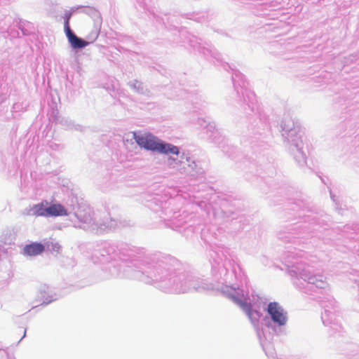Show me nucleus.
Returning <instances> with one entry per match:
<instances>
[{
	"mask_svg": "<svg viewBox=\"0 0 359 359\" xmlns=\"http://www.w3.org/2000/svg\"><path fill=\"white\" fill-rule=\"evenodd\" d=\"M281 135L285 147L300 168L306 165V155L304 151V142L301 126L289 115L284 116L280 123Z\"/></svg>",
	"mask_w": 359,
	"mask_h": 359,
	"instance_id": "1",
	"label": "nucleus"
},
{
	"mask_svg": "<svg viewBox=\"0 0 359 359\" xmlns=\"http://www.w3.org/2000/svg\"><path fill=\"white\" fill-rule=\"evenodd\" d=\"M289 274L292 277L297 278L294 284L306 294L313 295L318 291L321 292L327 287L324 276L308 262H297L289 270Z\"/></svg>",
	"mask_w": 359,
	"mask_h": 359,
	"instance_id": "2",
	"label": "nucleus"
},
{
	"mask_svg": "<svg viewBox=\"0 0 359 359\" xmlns=\"http://www.w3.org/2000/svg\"><path fill=\"white\" fill-rule=\"evenodd\" d=\"M137 144L141 147L151 151H158L163 154H179L180 151L177 147L170 144L163 143L151 134L142 135H134Z\"/></svg>",
	"mask_w": 359,
	"mask_h": 359,
	"instance_id": "3",
	"label": "nucleus"
},
{
	"mask_svg": "<svg viewBox=\"0 0 359 359\" xmlns=\"http://www.w3.org/2000/svg\"><path fill=\"white\" fill-rule=\"evenodd\" d=\"M287 311L278 302H271V330L277 336L285 334Z\"/></svg>",
	"mask_w": 359,
	"mask_h": 359,
	"instance_id": "4",
	"label": "nucleus"
},
{
	"mask_svg": "<svg viewBox=\"0 0 359 359\" xmlns=\"http://www.w3.org/2000/svg\"><path fill=\"white\" fill-rule=\"evenodd\" d=\"M321 306L324 308V313L321 315L323 323L326 325H332L335 320V314L330 309L334 310L337 302L331 296H327L320 300Z\"/></svg>",
	"mask_w": 359,
	"mask_h": 359,
	"instance_id": "5",
	"label": "nucleus"
},
{
	"mask_svg": "<svg viewBox=\"0 0 359 359\" xmlns=\"http://www.w3.org/2000/svg\"><path fill=\"white\" fill-rule=\"evenodd\" d=\"M69 18L70 15L66 17L65 21V30L69 42L74 48H81L86 46L88 43L79 38L72 32L69 23Z\"/></svg>",
	"mask_w": 359,
	"mask_h": 359,
	"instance_id": "6",
	"label": "nucleus"
},
{
	"mask_svg": "<svg viewBox=\"0 0 359 359\" xmlns=\"http://www.w3.org/2000/svg\"><path fill=\"white\" fill-rule=\"evenodd\" d=\"M231 299L238 304L249 316L251 320H258L261 316L259 311L252 310L251 306L247 302H244L235 296H231Z\"/></svg>",
	"mask_w": 359,
	"mask_h": 359,
	"instance_id": "7",
	"label": "nucleus"
},
{
	"mask_svg": "<svg viewBox=\"0 0 359 359\" xmlns=\"http://www.w3.org/2000/svg\"><path fill=\"white\" fill-rule=\"evenodd\" d=\"M44 246L39 243H32L24 248V253L29 256H36L44 251Z\"/></svg>",
	"mask_w": 359,
	"mask_h": 359,
	"instance_id": "8",
	"label": "nucleus"
},
{
	"mask_svg": "<svg viewBox=\"0 0 359 359\" xmlns=\"http://www.w3.org/2000/svg\"><path fill=\"white\" fill-rule=\"evenodd\" d=\"M343 233V236L348 239L359 240V224H354V226H344Z\"/></svg>",
	"mask_w": 359,
	"mask_h": 359,
	"instance_id": "9",
	"label": "nucleus"
},
{
	"mask_svg": "<svg viewBox=\"0 0 359 359\" xmlns=\"http://www.w3.org/2000/svg\"><path fill=\"white\" fill-rule=\"evenodd\" d=\"M67 211L60 204H53L48 208V216H66Z\"/></svg>",
	"mask_w": 359,
	"mask_h": 359,
	"instance_id": "10",
	"label": "nucleus"
},
{
	"mask_svg": "<svg viewBox=\"0 0 359 359\" xmlns=\"http://www.w3.org/2000/svg\"><path fill=\"white\" fill-rule=\"evenodd\" d=\"M34 209L35 215L48 216V208H44L42 204L36 205Z\"/></svg>",
	"mask_w": 359,
	"mask_h": 359,
	"instance_id": "11",
	"label": "nucleus"
},
{
	"mask_svg": "<svg viewBox=\"0 0 359 359\" xmlns=\"http://www.w3.org/2000/svg\"><path fill=\"white\" fill-rule=\"evenodd\" d=\"M346 248L353 251V252L358 254L359 255V243H347L346 245Z\"/></svg>",
	"mask_w": 359,
	"mask_h": 359,
	"instance_id": "12",
	"label": "nucleus"
},
{
	"mask_svg": "<svg viewBox=\"0 0 359 359\" xmlns=\"http://www.w3.org/2000/svg\"><path fill=\"white\" fill-rule=\"evenodd\" d=\"M273 22H271V24H270L271 31L278 27H279L278 24L281 22L280 20H278L276 19H273Z\"/></svg>",
	"mask_w": 359,
	"mask_h": 359,
	"instance_id": "13",
	"label": "nucleus"
},
{
	"mask_svg": "<svg viewBox=\"0 0 359 359\" xmlns=\"http://www.w3.org/2000/svg\"><path fill=\"white\" fill-rule=\"evenodd\" d=\"M262 311H267L269 313V304H263L262 305Z\"/></svg>",
	"mask_w": 359,
	"mask_h": 359,
	"instance_id": "14",
	"label": "nucleus"
},
{
	"mask_svg": "<svg viewBox=\"0 0 359 359\" xmlns=\"http://www.w3.org/2000/svg\"><path fill=\"white\" fill-rule=\"evenodd\" d=\"M330 194L331 199L333 201V202H334L336 203V205H337V200L336 198V196L332 194L331 190L330 191Z\"/></svg>",
	"mask_w": 359,
	"mask_h": 359,
	"instance_id": "15",
	"label": "nucleus"
},
{
	"mask_svg": "<svg viewBox=\"0 0 359 359\" xmlns=\"http://www.w3.org/2000/svg\"><path fill=\"white\" fill-rule=\"evenodd\" d=\"M306 229V226H298L295 228L296 230H299V231H304Z\"/></svg>",
	"mask_w": 359,
	"mask_h": 359,
	"instance_id": "16",
	"label": "nucleus"
},
{
	"mask_svg": "<svg viewBox=\"0 0 359 359\" xmlns=\"http://www.w3.org/2000/svg\"><path fill=\"white\" fill-rule=\"evenodd\" d=\"M312 221H313V223L315 224H320L321 222L319 221V219H317L316 217H313L312 219Z\"/></svg>",
	"mask_w": 359,
	"mask_h": 359,
	"instance_id": "17",
	"label": "nucleus"
},
{
	"mask_svg": "<svg viewBox=\"0 0 359 359\" xmlns=\"http://www.w3.org/2000/svg\"><path fill=\"white\" fill-rule=\"evenodd\" d=\"M276 6L272 4V2L271 1V7H275Z\"/></svg>",
	"mask_w": 359,
	"mask_h": 359,
	"instance_id": "18",
	"label": "nucleus"
}]
</instances>
